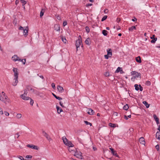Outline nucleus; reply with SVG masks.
Listing matches in <instances>:
<instances>
[{"mask_svg": "<svg viewBox=\"0 0 160 160\" xmlns=\"http://www.w3.org/2000/svg\"><path fill=\"white\" fill-rule=\"evenodd\" d=\"M53 96L55 98H56L57 97V96L55 95L54 94L52 93Z\"/></svg>", "mask_w": 160, "mask_h": 160, "instance_id": "obj_63", "label": "nucleus"}, {"mask_svg": "<svg viewBox=\"0 0 160 160\" xmlns=\"http://www.w3.org/2000/svg\"><path fill=\"white\" fill-rule=\"evenodd\" d=\"M84 122L86 125H89L90 126H91L92 125V124L91 123L88 122L87 121H84Z\"/></svg>", "mask_w": 160, "mask_h": 160, "instance_id": "obj_35", "label": "nucleus"}, {"mask_svg": "<svg viewBox=\"0 0 160 160\" xmlns=\"http://www.w3.org/2000/svg\"><path fill=\"white\" fill-rule=\"evenodd\" d=\"M75 154L77 158H79L81 159H83L82 153L81 152H80L78 154H77V153L76 152Z\"/></svg>", "mask_w": 160, "mask_h": 160, "instance_id": "obj_12", "label": "nucleus"}, {"mask_svg": "<svg viewBox=\"0 0 160 160\" xmlns=\"http://www.w3.org/2000/svg\"><path fill=\"white\" fill-rule=\"evenodd\" d=\"M23 31V34L25 36H27L28 35V28L27 27H26V28H25L24 30Z\"/></svg>", "mask_w": 160, "mask_h": 160, "instance_id": "obj_14", "label": "nucleus"}, {"mask_svg": "<svg viewBox=\"0 0 160 160\" xmlns=\"http://www.w3.org/2000/svg\"><path fill=\"white\" fill-rule=\"evenodd\" d=\"M27 146L28 147H29L35 150H38V147L37 146L32 144H28L27 145Z\"/></svg>", "mask_w": 160, "mask_h": 160, "instance_id": "obj_7", "label": "nucleus"}, {"mask_svg": "<svg viewBox=\"0 0 160 160\" xmlns=\"http://www.w3.org/2000/svg\"><path fill=\"white\" fill-rule=\"evenodd\" d=\"M61 38L63 42L65 43H66V42L67 41L66 38L62 37H61Z\"/></svg>", "mask_w": 160, "mask_h": 160, "instance_id": "obj_28", "label": "nucleus"}, {"mask_svg": "<svg viewBox=\"0 0 160 160\" xmlns=\"http://www.w3.org/2000/svg\"><path fill=\"white\" fill-rule=\"evenodd\" d=\"M42 133H43V136L45 137H46L47 136V135H48V134L47 133H46V132H44V131H42Z\"/></svg>", "mask_w": 160, "mask_h": 160, "instance_id": "obj_44", "label": "nucleus"}, {"mask_svg": "<svg viewBox=\"0 0 160 160\" xmlns=\"http://www.w3.org/2000/svg\"><path fill=\"white\" fill-rule=\"evenodd\" d=\"M67 21H64L63 22V25L64 27L67 25Z\"/></svg>", "mask_w": 160, "mask_h": 160, "instance_id": "obj_49", "label": "nucleus"}, {"mask_svg": "<svg viewBox=\"0 0 160 160\" xmlns=\"http://www.w3.org/2000/svg\"><path fill=\"white\" fill-rule=\"evenodd\" d=\"M151 83L150 81H147L145 83V84L147 86H150L151 85Z\"/></svg>", "mask_w": 160, "mask_h": 160, "instance_id": "obj_36", "label": "nucleus"}, {"mask_svg": "<svg viewBox=\"0 0 160 160\" xmlns=\"http://www.w3.org/2000/svg\"><path fill=\"white\" fill-rule=\"evenodd\" d=\"M52 88L54 89H55V84L54 83H52Z\"/></svg>", "mask_w": 160, "mask_h": 160, "instance_id": "obj_46", "label": "nucleus"}, {"mask_svg": "<svg viewBox=\"0 0 160 160\" xmlns=\"http://www.w3.org/2000/svg\"><path fill=\"white\" fill-rule=\"evenodd\" d=\"M153 116L154 119L156 121H157L159 120V118L157 117V116L155 114H154Z\"/></svg>", "mask_w": 160, "mask_h": 160, "instance_id": "obj_30", "label": "nucleus"}, {"mask_svg": "<svg viewBox=\"0 0 160 160\" xmlns=\"http://www.w3.org/2000/svg\"><path fill=\"white\" fill-rule=\"evenodd\" d=\"M4 113L6 116H8L9 115V113L6 111H4Z\"/></svg>", "mask_w": 160, "mask_h": 160, "instance_id": "obj_50", "label": "nucleus"}, {"mask_svg": "<svg viewBox=\"0 0 160 160\" xmlns=\"http://www.w3.org/2000/svg\"><path fill=\"white\" fill-rule=\"evenodd\" d=\"M48 140H49V141H50L52 139L50 137V136L48 134L47 135V136L45 137Z\"/></svg>", "mask_w": 160, "mask_h": 160, "instance_id": "obj_38", "label": "nucleus"}, {"mask_svg": "<svg viewBox=\"0 0 160 160\" xmlns=\"http://www.w3.org/2000/svg\"><path fill=\"white\" fill-rule=\"evenodd\" d=\"M27 94V90L26 89H25L24 90V93L23 94L21 95V98L24 100H29V98H30L26 97Z\"/></svg>", "mask_w": 160, "mask_h": 160, "instance_id": "obj_3", "label": "nucleus"}, {"mask_svg": "<svg viewBox=\"0 0 160 160\" xmlns=\"http://www.w3.org/2000/svg\"><path fill=\"white\" fill-rule=\"evenodd\" d=\"M12 60L16 62V61H19L21 60V59H19V57L17 56V55H15L13 56L12 58Z\"/></svg>", "mask_w": 160, "mask_h": 160, "instance_id": "obj_6", "label": "nucleus"}, {"mask_svg": "<svg viewBox=\"0 0 160 160\" xmlns=\"http://www.w3.org/2000/svg\"><path fill=\"white\" fill-rule=\"evenodd\" d=\"M160 136V132H157L156 134V137L157 138L158 137H159Z\"/></svg>", "mask_w": 160, "mask_h": 160, "instance_id": "obj_39", "label": "nucleus"}, {"mask_svg": "<svg viewBox=\"0 0 160 160\" xmlns=\"http://www.w3.org/2000/svg\"><path fill=\"white\" fill-rule=\"evenodd\" d=\"M136 60L137 62H139V63L141 62H142L141 58L140 56H138L136 58Z\"/></svg>", "mask_w": 160, "mask_h": 160, "instance_id": "obj_20", "label": "nucleus"}, {"mask_svg": "<svg viewBox=\"0 0 160 160\" xmlns=\"http://www.w3.org/2000/svg\"><path fill=\"white\" fill-rule=\"evenodd\" d=\"M134 87H135V89L137 91H138L139 89V88L138 87V84H136L134 85Z\"/></svg>", "mask_w": 160, "mask_h": 160, "instance_id": "obj_34", "label": "nucleus"}, {"mask_svg": "<svg viewBox=\"0 0 160 160\" xmlns=\"http://www.w3.org/2000/svg\"><path fill=\"white\" fill-rule=\"evenodd\" d=\"M121 21V19L120 18H118L117 19V22L119 23V22Z\"/></svg>", "mask_w": 160, "mask_h": 160, "instance_id": "obj_56", "label": "nucleus"}, {"mask_svg": "<svg viewBox=\"0 0 160 160\" xmlns=\"http://www.w3.org/2000/svg\"><path fill=\"white\" fill-rule=\"evenodd\" d=\"M139 142L140 143H142L143 145L145 144V141L144 140V138L142 137H141L139 139Z\"/></svg>", "mask_w": 160, "mask_h": 160, "instance_id": "obj_13", "label": "nucleus"}, {"mask_svg": "<svg viewBox=\"0 0 160 160\" xmlns=\"http://www.w3.org/2000/svg\"><path fill=\"white\" fill-rule=\"evenodd\" d=\"M19 61L22 62L23 64H25V62H26V59H21V60Z\"/></svg>", "mask_w": 160, "mask_h": 160, "instance_id": "obj_37", "label": "nucleus"}, {"mask_svg": "<svg viewBox=\"0 0 160 160\" xmlns=\"http://www.w3.org/2000/svg\"><path fill=\"white\" fill-rule=\"evenodd\" d=\"M56 108L57 109V112L58 113H60L61 112H62V110L59 106H57Z\"/></svg>", "mask_w": 160, "mask_h": 160, "instance_id": "obj_16", "label": "nucleus"}, {"mask_svg": "<svg viewBox=\"0 0 160 160\" xmlns=\"http://www.w3.org/2000/svg\"><path fill=\"white\" fill-rule=\"evenodd\" d=\"M104 75L106 77H108V76H109V72H106L104 74Z\"/></svg>", "mask_w": 160, "mask_h": 160, "instance_id": "obj_43", "label": "nucleus"}, {"mask_svg": "<svg viewBox=\"0 0 160 160\" xmlns=\"http://www.w3.org/2000/svg\"><path fill=\"white\" fill-rule=\"evenodd\" d=\"M124 118L126 120H128V117L126 115L124 116Z\"/></svg>", "mask_w": 160, "mask_h": 160, "instance_id": "obj_62", "label": "nucleus"}, {"mask_svg": "<svg viewBox=\"0 0 160 160\" xmlns=\"http://www.w3.org/2000/svg\"><path fill=\"white\" fill-rule=\"evenodd\" d=\"M139 90L141 91H142L143 90V88L141 86L140 84H139Z\"/></svg>", "mask_w": 160, "mask_h": 160, "instance_id": "obj_45", "label": "nucleus"}, {"mask_svg": "<svg viewBox=\"0 0 160 160\" xmlns=\"http://www.w3.org/2000/svg\"><path fill=\"white\" fill-rule=\"evenodd\" d=\"M137 20L136 18H134V19H132V21L133 22L135 21H136Z\"/></svg>", "mask_w": 160, "mask_h": 160, "instance_id": "obj_60", "label": "nucleus"}, {"mask_svg": "<svg viewBox=\"0 0 160 160\" xmlns=\"http://www.w3.org/2000/svg\"><path fill=\"white\" fill-rule=\"evenodd\" d=\"M104 57L106 59H107L109 57V55H108V54H107L104 55Z\"/></svg>", "mask_w": 160, "mask_h": 160, "instance_id": "obj_47", "label": "nucleus"}, {"mask_svg": "<svg viewBox=\"0 0 160 160\" xmlns=\"http://www.w3.org/2000/svg\"><path fill=\"white\" fill-rule=\"evenodd\" d=\"M75 45L77 48V51H78L80 46H81L82 48H83V45L82 44L81 37L80 35L79 36L78 39L76 41Z\"/></svg>", "mask_w": 160, "mask_h": 160, "instance_id": "obj_1", "label": "nucleus"}, {"mask_svg": "<svg viewBox=\"0 0 160 160\" xmlns=\"http://www.w3.org/2000/svg\"><path fill=\"white\" fill-rule=\"evenodd\" d=\"M19 29L23 31L24 29L22 27L20 26L19 28Z\"/></svg>", "mask_w": 160, "mask_h": 160, "instance_id": "obj_54", "label": "nucleus"}, {"mask_svg": "<svg viewBox=\"0 0 160 160\" xmlns=\"http://www.w3.org/2000/svg\"><path fill=\"white\" fill-rule=\"evenodd\" d=\"M120 72L121 73H124V71L122 70L121 69L120 71Z\"/></svg>", "mask_w": 160, "mask_h": 160, "instance_id": "obj_59", "label": "nucleus"}, {"mask_svg": "<svg viewBox=\"0 0 160 160\" xmlns=\"http://www.w3.org/2000/svg\"><path fill=\"white\" fill-rule=\"evenodd\" d=\"M30 99V105H31L32 106L33 105V102H33V101L32 99L31 98H29V99Z\"/></svg>", "mask_w": 160, "mask_h": 160, "instance_id": "obj_41", "label": "nucleus"}, {"mask_svg": "<svg viewBox=\"0 0 160 160\" xmlns=\"http://www.w3.org/2000/svg\"><path fill=\"white\" fill-rule=\"evenodd\" d=\"M26 89L27 90H30L32 91V92H34V89L32 88L30 86H27L26 88Z\"/></svg>", "mask_w": 160, "mask_h": 160, "instance_id": "obj_19", "label": "nucleus"}, {"mask_svg": "<svg viewBox=\"0 0 160 160\" xmlns=\"http://www.w3.org/2000/svg\"><path fill=\"white\" fill-rule=\"evenodd\" d=\"M133 29H136V27L135 26H132L129 29V30L131 31H132Z\"/></svg>", "mask_w": 160, "mask_h": 160, "instance_id": "obj_27", "label": "nucleus"}, {"mask_svg": "<svg viewBox=\"0 0 160 160\" xmlns=\"http://www.w3.org/2000/svg\"><path fill=\"white\" fill-rule=\"evenodd\" d=\"M92 4H91V3H89V4H88L87 5V6H91L92 5Z\"/></svg>", "mask_w": 160, "mask_h": 160, "instance_id": "obj_61", "label": "nucleus"}, {"mask_svg": "<svg viewBox=\"0 0 160 160\" xmlns=\"http://www.w3.org/2000/svg\"><path fill=\"white\" fill-rule=\"evenodd\" d=\"M107 54H108V55H109L110 58L111 57L112 55V50L111 49L108 48L107 49Z\"/></svg>", "mask_w": 160, "mask_h": 160, "instance_id": "obj_10", "label": "nucleus"}, {"mask_svg": "<svg viewBox=\"0 0 160 160\" xmlns=\"http://www.w3.org/2000/svg\"><path fill=\"white\" fill-rule=\"evenodd\" d=\"M12 71L14 73V78H18V75L19 74L17 69V68H13Z\"/></svg>", "mask_w": 160, "mask_h": 160, "instance_id": "obj_4", "label": "nucleus"}, {"mask_svg": "<svg viewBox=\"0 0 160 160\" xmlns=\"http://www.w3.org/2000/svg\"><path fill=\"white\" fill-rule=\"evenodd\" d=\"M62 140H63L64 143L67 146V144H68L69 141H68L67 138L65 137H62Z\"/></svg>", "mask_w": 160, "mask_h": 160, "instance_id": "obj_9", "label": "nucleus"}, {"mask_svg": "<svg viewBox=\"0 0 160 160\" xmlns=\"http://www.w3.org/2000/svg\"><path fill=\"white\" fill-rule=\"evenodd\" d=\"M85 29H86V31L87 33H89V32H90V29H89V28L88 27L86 26L85 27Z\"/></svg>", "mask_w": 160, "mask_h": 160, "instance_id": "obj_32", "label": "nucleus"}, {"mask_svg": "<svg viewBox=\"0 0 160 160\" xmlns=\"http://www.w3.org/2000/svg\"><path fill=\"white\" fill-rule=\"evenodd\" d=\"M19 2V0H16V1H15V4H16V5H17L18 4Z\"/></svg>", "mask_w": 160, "mask_h": 160, "instance_id": "obj_57", "label": "nucleus"}, {"mask_svg": "<svg viewBox=\"0 0 160 160\" xmlns=\"http://www.w3.org/2000/svg\"><path fill=\"white\" fill-rule=\"evenodd\" d=\"M156 148L158 151L159 149V146L158 145H157L155 146Z\"/></svg>", "mask_w": 160, "mask_h": 160, "instance_id": "obj_51", "label": "nucleus"}, {"mask_svg": "<svg viewBox=\"0 0 160 160\" xmlns=\"http://www.w3.org/2000/svg\"><path fill=\"white\" fill-rule=\"evenodd\" d=\"M107 30H103L102 31V33L104 36H106L107 35Z\"/></svg>", "mask_w": 160, "mask_h": 160, "instance_id": "obj_26", "label": "nucleus"}, {"mask_svg": "<svg viewBox=\"0 0 160 160\" xmlns=\"http://www.w3.org/2000/svg\"><path fill=\"white\" fill-rule=\"evenodd\" d=\"M157 38H153V39H152V40L151 41V42L152 43H154L157 40Z\"/></svg>", "mask_w": 160, "mask_h": 160, "instance_id": "obj_29", "label": "nucleus"}, {"mask_svg": "<svg viewBox=\"0 0 160 160\" xmlns=\"http://www.w3.org/2000/svg\"><path fill=\"white\" fill-rule=\"evenodd\" d=\"M16 117L17 118H20L22 117V115L21 114H18L16 116Z\"/></svg>", "mask_w": 160, "mask_h": 160, "instance_id": "obj_42", "label": "nucleus"}, {"mask_svg": "<svg viewBox=\"0 0 160 160\" xmlns=\"http://www.w3.org/2000/svg\"><path fill=\"white\" fill-rule=\"evenodd\" d=\"M57 89L58 91L60 93H62L64 91L63 88L60 85L57 86Z\"/></svg>", "mask_w": 160, "mask_h": 160, "instance_id": "obj_8", "label": "nucleus"}, {"mask_svg": "<svg viewBox=\"0 0 160 160\" xmlns=\"http://www.w3.org/2000/svg\"><path fill=\"white\" fill-rule=\"evenodd\" d=\"M0 114L2 115L3 114V112L1 108H0Z\"/></svg>", "mask_w": 160, "mask_h": 160, "instance_id": "obj_52", "label": "nucleus"}, {"mask_svg": "<svg viewBox=\"0 0 160 160\" xmlns=\"http://www.w3.org/2000/svg\"><path fill=\"white\" fill-rule=\"evenodd\" d=\"M107 16L105 15L102 18L101 21H104L107 18Z\"/></svg>", "mask_w": 160, "mask_h": 160, "instance_id": "obj_33", "label": "nucleus"}, {"mask_svg": "<svg viewBox=\"0 0 160 160\" xmlns=\"http://www.w3.org/2000/svg\"><path fill=\"white\" fill-rule=\"evenodd\" d=\"M131 74L132 75H135L133 78H132L131 79L132 80L133 78H136L139 77H141V74L140 73H138L136 71H132L131 72Z\"/></svg>", "mask_w": 160, "mask_h": 160, "instance_id": "obj_2", "label": "nucleus"}, {"mask_svg": "<svg viewBox=\"0 0 160 160\" xmlns=\"http://www.w3.org/2000/svg\"><path fill=\"white\" fill-rule=\"evenodd\" d=\"M158 129L159 131V132H160V125L158 126Z\"/></svg>", "mask_w": 160, "mask_h": 160, "instance_id": "obj_64", "label": "nucleus"}, {"mask_svg": "<svg viewBox=\"0 0 160 160\" xmlns=\"http://www.w3.org/2000/svg\"><path fill=\"white\" fill-rule=\"evenodd\" d=\"M90 39L89 38H87L85 40V42L86 44L90 45Z\"/></svg>", "mask_w": 160, "mask_h": 160, "instance_id": "obj_18", "label": "nucleus"}, {"mask_svg": "<svg viewBox=\"0 0 160 160\" xmlns=\"http://www.w3.org/2000/svg\"><path fill=\"white\" fill-rule=\"evenodd\" d=\"M14 80H15V81L12 83V85L13 86H16L17 85V83L18 82V78H14Z\"/></svg>", "mask_w": 160, "mask_h": 160, "instance_id": "obj_17", "label": "nucleus"}, {"mask_svg": "<svg viewBox=\"0 0 160 160\" xmlns=\"http://www.w3.org/2000/svg\"><path fill=\"white\" fill-rule=\"evenodd\" d=\"M129 108V107L128 104H126L123 107V109L125 110H127Z\"/></svg>", "mask_w": 160, "mask_h": 160, "instance_id": "obj_24", "label": "nucleus"}, {"mask_svg": "<svg viewBox=\"0 0 160 160\" xmlns=\"http://www.w3.org/2000/svg\"><path fill=\"white\" fill-rule=\"evenodd\" d=\"M116 125H117L116 124L112 123H110L109 124V126H110L111 127H112L113 128L116 127Z\"/></svg>", "mask_w": 160, "mask_h": 160, "instance_id": "obj_23", "label": "nucleus"}, {"mask_svg": "<svg viewBox=\"0 0 160 160\" xmlns=\"http://www.w3.org/2000/svg\"><path fill=\"white\" fill-rule=\"evenodd\" d=\"M109 149L111 150L112 153L113 154V155H114L117 157H119V156L118 155L116 151H114V149L112 148H110Z\"/></svg>", "mask_w": 160, "mask_h": 160, "instance_id": "obj_5", "label": "nucleus"}, {"mask_svg": "<svg viewBox=\"0 0 160 160\" xmlns=\"http://www.w3.org/2000/svg\"><path fill=\"white\" fill-rule=\"evenodd\" d=\"M121 69H122V68L118 67L117 68L116 70V71L115 72H117V73L119 72V71H120Z\"/></svg>", "mask_w": 160, "mask_h": 160, "instance_id": "obj_40", "label": "nucleus"}, {"mask_svg": "<svg viewBox=\"0 0 160 160\" xmlns=\"http://www.w3.org/2000/svg\"><path fill=\"white\" fill-rule=\"evenodd\" d=\"M55 29L57 31H60V26L58 24H55L54 25Z\"/></svg>", "mask_w": 160, "mask_h": 160, "instance_id": "obj_15", "label": "nucleus"}, {"mask_svg": "<svg viewBox=\"0 0 160 160\" xmlns=\"http://www.w3.org/2000/svg\"><path fill=\"white\" fill-rule=\"evenodd\" d=\"M142 103L145 106L146 108H149V104L146 101H143Z\"/></svg>", "mask_w": 160, "mask_h": 160, "instance_id": "obj_22", "label": "nucleus"}, {"mask_svg": "<svg viewBox=\"0 0 160 160\" xmlns=\"http://www.w3.org/2000/svg\"><path fill=\"white\" fill-rule=\"evenodd\" d=\"M44 11L45 10L44 9H42L41 11L40 12V17H42L43 16Z\"/></svg>", "mask_w": 160, "mask_h": 160, "instance_id": "obj_25", "label": "nucleus"}, {"mask_svg": "<svg viewBox=\"0 0 160 160\" xmlns=\"http://www.w3.org/2000/svg\"><path fill=\"white\" fill-rule=\"evenodd\" d=\"M87 110L88 113L89 115H92L94 113V111L91 108L88 109Z\"/></svg>", "mask_w": 160, "mask_h": 160, "instance_id": "obj_11", "label": "nucleus"}, {"mask_svg": "<svg viewBox=\"0 0 160 160\" xmlns=\"http://www.w3.org/2000/svg\"><path fill=\"white\" fill-rule=\"evenodd\" d=\"M155 35H153L152 37H151V38L152 39H153V38H155Z\"/></svg>", "mask_w": 160, "mask_h": 160, "instance_id": "obj_58", "label": "nucleus"}, {"mask_svg": "<svg viewBox=\"0 0 160 160\" xmlns=\"http://www.w3.org/2000/svg\"><path fill=\"white\" fill-rule=\"evenodd\" d=\"M32 157V156L30 155H27L26 157V158H31Z\"/></svg>", "mask_w": 160, "mask_h": 160, "instance_id": "obj_48", "label": "nucleus"}, {"mask_svg": "<svg viewBox=\"0 0 160 160\" xmlns=\"http://www.w3.org/2000/svg\"><path fill=\"white\" fill-rule=\"evenodd\" d=\"M56 98L59 100H61L62 99V98H61L58 96H57V98Z\"/></svg>", "mask_w": 160, "mask_h": 160, "instance_id": "obj_53", "label": "nucleus"}, {"mask_svg": "<svg viewBox=\"0 0 160 160\" xmlns=\"http://www.w3.org/2000/svg\"><path fill=\"white\" fill-rule=\"evenodd\" d=\"M20 1L23 4L22 5V6H23L26 3V2L25 0H20Z\"/></svg>", "mask_w": 160, "mask_h": 160, "instance_id": "obj_31", "label": "nucleus"}, {"mask_svg": "<svg viewBox=\"0 0 160 160\" xmlns=\"http://www.w3.org/2000/svg\"><path fill=\"white\" fill-rule=\"evenodd\" d=\"M67 146H68L69 147H72L74 146L73 144L70 141L67 144Z\"/></svg>", "mask_w": 160, "mask_h": 160, "instance_id": "obj_21", "label": "nucleus"}, {"mask_svg": "<svg viewBox=\"0 0 160 160\" xmlns=\"http://www.w3.org/2000/svg\"><path fill=\"white\" fill-rule=\"evenodd\" d=\"M59 104L60 105V106L62 107H64V106L63 105L62 103L61 102H59Z\"/></svg>", "mask_w": 160, "mask_h": 160, "instance_id": "obj_55", "label": "nucleus"}]
</instances>
